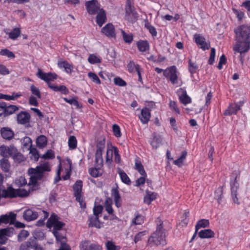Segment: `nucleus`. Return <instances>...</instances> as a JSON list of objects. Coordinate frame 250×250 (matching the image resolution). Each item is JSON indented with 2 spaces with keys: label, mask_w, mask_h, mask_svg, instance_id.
<instances>
[{
  "label": "nucleus",
  "mask_w": 250,
  "mask_h": 250,
  "mask_svg": "<svg viewBox=\"0 0 250 250\" xmlns=\"http://www.w3.org/2000/svg\"><path fill=\"white\" fill-rule=\"evenodd\" d=\"M50 170V168L48 163L42 164L35 168H30L28 169V174L30 175L29 184L24 188L16 189L12 187H9L2 191V196L4 198H10L27 197L30 192V185H36L38 180L42 178L43 173Z\"/></svg>",
  "instance_id": "obj_1"
},
{
  "label": "nucleus",
  "mask_w": 250,
  "mask_h": 250,
  "mask_svg": "<svg viewBox=\"0 0 250 250\" xmlns=\"http://www.w3.org/2000/svg\"><path fill=\"white\" fill-rule=\"evenodd\" d=\"M157 228L155 231L151 234L148 240V243L151 246L166 244V237L167 235L163 226V222L159 218L156 220Z\"/></svg>",
  "instance_id": "obj_2"
},
{
  "label": "nucleus",
  "mask_w": 250,
  "mask_h": 250,
  "mask_svg": "<svg viewBox=\"0 0 250 250\" xmlns=\"http://www.w3.org/2000/svg\"><path fill=\"white\" fill-rule=\"evenodd\" d=\"M72 162L70 159H66L61 162L58 166L57 175L54 179V183L58 182L61 179V174L62 173V179L66 180L70 178L71 173Z\"/></svg>",
  "instance_id": "obj_3"
},
{
  "label": "nucleus",
  "mask_w": 250,
  "mask_h": 250,
  "mask_svg": "<svg viewBox=\"0 0 250 250\" xmlns=\"http://www.w3.org/2000/svg\"><path fill=\"white\" fill-rule=\"evenodd\" d=\"M179 75V73L175 65L168 67L164 70V76L176 87L180 86L183 84L182 79Z\"/></svg>",
  "instance_id": "obj_4"
},
{
  "label": "nucleus",
  "mask_w": 250,
  "mask_h": 250,
  "mask_svg": "<svg viewBox=\"0 0 250 250\" xmlns=\"http://www.w3.org/2000/svg\"><path fill=\"white\" fill-rule=\"evenodd\" d=\"M238 175L239 173L237 171H234L231 175L230 181L231 197L233 203L236 204H239V200L237 197V190L239 188V184L236 180Z\"/></svg>",
  "instance_id": "obj_5"
},
{
  "label": "nucleus",
  "mask_w": 250,
  "mask_h": 250,
  "mask_svg": "<svg viewBox=\"0 0 250 250\" xmlns=\"http://www.w3.org/2000/svg\"><path fill=\"white\" fill-rule=\"evenodd\" d=\"M236 39L250 41V26L242 25L234 30Z\"/></svg>",
  "instance_id": "obj_6"
},
{
  "label": "nucleus",
  "mask_w": 250,
  "mask_h": 250,
  "mask_svg": "<svg viewBox=\"0 0 250 250\" xmlns=\"http://www.w3.org/2000/svg\"><path fill=\"white\" fill-rule=\"evenodd\" d=\"M95 152V163L97 166L102 167L103 166V152L105 149V141L101 140L99 141L96 146Z\"/></svg>",
  "instance_id": "obj_7"
},
{
  "label": "nucleus",
  "mask_w": 250,
  "mask_h": 250,
  "mask_svg": "<svg viewBox=\"0 0 250 250\" xmlns=\"http://www.w3.org/2000/svg\"><path fill=\"white\" fill-rule=\"evenodd\" d=\"M237 42L233 50L241 54L248 52L250 49V41L236 39Z\"/></svg>",
  "instance_id": "obj_8"
},
{
  "label": "nucleus",
  "mask_w": 250,
  "mask_h": 250,
  "mask_svg": "<svg viewBox=\"0 0 250 250\" xmlns=\"http://www.w3.org/2000/svg\"><path fill=\"white\" fill-rule=\"evenodd\" d=\"M64 224L61 221H59V217L57 215L52 214L51 215L50 218L48 219L47 223V226L48 228L53 227L52 232L54 231H58L61 230Z\"/></svg>",
  "instance_id": "obj_9"
},
{
  "label": "nucleus",
  "mask_w": 250,
  "mask_h": 250,
  "mask_svg": "<svg viewBox=\"0 0 250 250\" xmlns=\"http://www.w3.org/2000/svg\"><path fill=\"white\" fill-rule=\"evenodd\" d=\"M37 76L38 78L45 82L49 87V85H53L50 82L54 81L57 78V75L55 73H44L40 69H38Z\"/></svg>",
  "instance_id": "obj_10"
},
{
  "label": "nucleus",
  "mask_w": 250,
  "mask_h": 250,
  "mask_svg": "<svg viewBox=\"0 0 250 250\" xmlns=\"http://www.w3.org/2000/svg\"><path fill=\"white\" fill-rule=\"evenodd\" d=\"M85 6L87 12L90 15H94L98 10H100V4L97 0L87 1L85 3Z\"/></svg>",
  "instance_id": "obj_11"
},
{
  "label": "nucleus",
  "mask_w": 250,
  "mask_h": 250,
  "mask_svg": "<svg viewBox=\"0 0 250 250\" xmlns=\"http://www.w3.org/2000/svg\"><path fill=\"white\" fill-rule=\"evenodd\" d=\"M193 40L197 45L203 50L208 49L210 47V43L206 42L204 36L199 34H195L193 36Z\"/></svg>",
  "instance_id": "obj_12"
},
{
  "label": "nucleus",
  "mask_w": 250,
  "mask_h": 250,
  "mask_svg": "<svg viewBox=\"0 0 250 250\" xmlns=\"http://www.w3.org/2000/svg\"><path fill=\"white\" fill-rule=\"evenodd\" d=\"M16 151L17 148L13 146H6L2 145L0 146V154L4 158L12 157Z\"/></svg>",
  "instance_id": "obj_13"
},
{
  "label": "nucleus",
  "mask_w": 250,
  "mask_h": 250,
  "mask_svg": "<svg viewBox=\"0 0 250 250\" xmlns=\"http://www.w3.org/2000/svg\"><path fill=\"white\" fill-rule=\"evenodd\" d=\"M80 250H102V247L100 245L90 243L89 241L82 242L80 245Z\"/></svg>",
  "instance_id": "obj_14"
},
{
  "label": "nucleus",
  "mask_w": 250,
  "mask_h": 250,
  "mask_svg": "<svg viewBox=\"0 0 250 250\" xmlns=\"http://www.w3.org/2000/svg\"><path fill=\"white\" fill-rule=\"evenodd\" d=\"M138 15L135 8L125 9V19L128 21L133 23L138 19Z\"/></svg>",
  "instance_id": "obj_15"
},
{
  "label": "nucleus",
  "mask_w": 250,
  "mask_h": 250,
  "mask_svg": "<svg viewBox=\"0 0 250 250\" xmlns=\"http://www.w3.org/2000/svg\"><path fill=\"white\" fill-rule=\"evenodd\" d=\"M150 110L146 107L143 108L139 115L138 117L143 124H147L151 117Z\"/></svg>",
  "instance_id": "obj_16"
},
{
  "label": "nucleus",
  "mask_w": 250,
  "mask_h": 250,
  "mask_svg": "<svg viewBox=\"0 0 250 250\" xmlns=\"http://www.w3.org/2000/svg\"><path fill=\"white\" fill-rule=\"evenodd\" d=\"M39 213L32 209H26L23 213V217L24 220L29 222L36 220L39 216Z\"/></svg>",
  "instance_id": "obj_17"
},
{
  "label": "nucleus",
  "mask_w": 250,
  "mask_h": 250,
  "mask_svg": "<svg viewBox=\"0 0 250 250\" xmlns=\"http://www.w3.org/2000/svg\"><path fill=\"white\" fill-rule=\"evenodd\" d=\"M179 99L181 103L187 105L191 102V99L187 95V91L183 88H180L178 91Z\"/></svg>",
  "instance_id": "obj_18"
},
{
  "label": "nucleus",
  "mask_w": 250,
  "mask_h": 250,
  "mask_svg": "<svg viewBox=\"0 0 250 250\" xmlns=\"http://www.w3.org/2000/svg\"><path fill=\"white\" fill-rule=\"evenodd\" d=\"M101 32L109 38L115 37L116 36L114 25L111 23L106 24L102 28Z\"/></svg>",
  "instance_id": "obj_19"
},
{
  "label": "nucleus",
  "mask_w": 250,
  "mask_h": 250,
  "mask_svg": "<svg viewBox=\"0 0 250 250\" xmlns=\"http://www.w3.org/2000/svg\"><path fill=\"white\" fill-rule=\"evenodd\" d=\"M240 109V105L239 104L231 103L225 111L224 115L225 116H230L232 114H236Z\"/></svg>",
  "instance_id": "obj_20"
},
{
  "label": "nucleus",
  "mask_w": 250,
  "mask_h": 250,
  "mask_svg": "<svg viewBox=\"0 0 250 250\" xmlns=\"http://www.w3.org/2000/svg\"><path fill=\"white\" fill-rule=\"evenodd\" d=\"M111 194L114 199L115 205L117 208H120L122 206V199L118 189V187L112 188Z\"/></svg>",
  "instance_id": "obj_21"
},
{
  "label": "nucleus",
  "mask_w": 250,
  "mask_h": 250,
  "mask_svg": "<svg viewBox=\"0 0 250 250\" xmlns=\"http://www.w3.org/2000/svg\"><path fill=\"white\" fill-rule=\"evenodd\" d=\"M83 182L81 180H77L74 184L73 188L74 195L76 198L80 199V197L82 196Z\"/></svg>",
  "instance_id": "obj_22"
},
{
  "label": "nucleus",
  "mask_w": 250,
  "mask_h": 250,
  "mask_svg": "<svg viewBox=\"0 0 250 250\" xmlns=\"http://www.w3.org/2000/svg\"><path fill=\"white\" fill-rule=\"evenodd\" d=\"M4 32L8 35V39L15 41L20 36L21 30L19 27H15L10 31L5 30Z\"/></svg>",
  "instance_id": "obj_23"
},
{
  "label": "nucleus",
  "mask_w": 250,
  "mask_h": 250,
  "mask_svg": "<svg viewBox=\"0 0 250 250\" xmlns=\"http://www.w3.org/2000/svg\"><path fill=\"white\" fill-rule=\"evenodd\" d=\"M30 114L26 112H21L17 115V121L19 124L25 125L29 122Z\"/></svg>",
  "instance_id": "obj_24"
},
{
  "label": "nucleus",
  "mask_w": 250,
  "mask_h": 250,
  "mask_svg": "<svg viewBox=\"0 0 250 250\" xmlns=\"http://www.w3.org/2000/svg\"><path fill=\"white\" fill-rule=\"evenodd\" d=\"M16 214L11 213L9 215H2L0 216V223L7 224H12L16 219Z\"/></svg>",
  "instance_id": "obj_25"
},
{
  "label": "nucleus",
  "mask_w": 250,
  "mask_h": 250,
  "mask_svg": "<svg viewBox=\"0 0 250 250\" xmlns=\"http://www.w3.org/2000/svg\"><path fill=\"white\" fill-rule=\"evenodd\" d=\"M2 137L5 140H10L14 137L13 131L8 127H3L0 130Z\"/></svg>",
  "instance_id": "obj_26"
},
{
  "label": "nucleus",
  "mask_w": 250,
  "mask_h": 250,
  "mask_svg": "<svg viewBox=\"0 0 250 250\" xmlns=\"http://www.w3.org/2000/svg\"><path fill=\"white\" fill-rule=\"evenodd\" d=\"M58 65L60 68H63L67 74H71L73 71V67L72 65L65 61H59Z\"/></svg>",
  "instance_id": "obj_27"
},
{
  "label": "nucleus",
  "mask_w": 250,
  "mask_h": 250,
  "mask_svg": "<svg viewBox=\"0 0 250 250\" xmlns=\"http://www.w3.org/2000/svg\"><path fill=\"white\" fill-rule=\"evenodd\" d=\"M215 233L210 229H205L200 230L198 233L199 237L202 239H208L214 237Z\"/></svg>",
  "instance_id": "obj_28"
},
{
  "label": "nucleus",
  "mask_w": 250,
  "mask_h": 250,
  "mask_svg": "<svg viewBox=\"0 0 250 250\" xmlns=\"http://www.w3.org/2000/svg\"><path fill=\"white\" fill-rule=\"evenodd\" d=\"M137 48L140 52H146L148 51L150 45L148 42L146 40H140L136 43Z\"/></svg>",
  "instance_id": "obj_29"
},
{
  "label": "nucleus",
  "mask_w": 250,
  "mask_h": 250,
  "mask_svg": "<svg viewBox=\"0 0 250 250\" xmlns=\"http://www.w3.org/2000/svg\"><path fill=\"white\" fill-rule=\"evenodd\" d=\"M106 19V17L104 10L103 9H100L96 17L97 23L100 27H101L105 22Z\"/></svg>",
  "instance_id": "obj_30"
},
{
  "label": "nucleus",
  "mask_w": 250,
  "mask_h": 250,
  "mask_svg": "<svg viewBox=\"0 0 250 250\" xmlns=\"http://www.w3.org/2000/svg\"><path fill=\"white\" fill-rule=\"evenodd\" d=\"M117 171L122 182L127 185H130L131 180L126 173L121 168H118Z\"/></svg>",
  "instance_id": "obj_31"
},
{
  "label": "nucleus",
  "mask_w": 250,
  "mask_h": 250,
  "mask_svg": "<svg viewBox=\"0 0 250 250\" xmlns=\"http://www.w3.org/2000/svg\"><path fill=\"white\" fill-rule=\"evenodd\" d=\"M89 227L101 228V224L99 220V216L91 215L89 217Z\"/></svg>",
  "instance_id": "obj_32"
},
{
  "label": "nucleus",
  "mask_w": 250,
  "mask_h": 250,
  "mask_svg": "<svg viewBox=\"0 0 250 250\" xmlns=\"http://www.w3.org/2000/svg\"><path fill=\"white\" fill-rule=\"evenodd\" d=\"M187 156V152L185 150L183 151L181 156L177 159L173 161V164L179 167H181L184 165Z\"/></svg>",
  "instance_id": "obj_33"
},
{
  "label": "nucleus",
  "mask_w": 250,
  "mask_h": 250,
  "mask_svg": "<svg viewBox=\"0 0 250 250\" xmlns=\"http://www.w3.org/2000/svg\"><path fill=\"white\" fill-rule=\"evenodd\" d=\"M22 96L21 92H13L11 95H8L0 93V99H4L7 101L15 100Z\"/></svg>",
  "instance_id": "obj_34"
},
{
  "label": "nucleus",
  "mask_w": 250,
  "mask_h": 250,
  "mask_svg": "<svg viewBox=\"0 0 250 250\" xmlns=\"http://www.w3.org/2000/svg\"><path fill=\"white\" fill-rule=\"evenodd\" d=\"M34 239H29L26 242L21 244L19 250H30L34 246Z\"/></svg>",
  "instance_id": "obj_35"
},
{
  "label": "nucleus",
  "mask_w": 250,
  "mask_h": 250,
  "mask_svg": "<svg viewBox=\"0 0 250 250\" xmlns=\"http://www.w3.org/2000/svg\"><path fill=\"white\" fill-rule=\"evenodd\" d=\"M0 167L3 172H8L10 170L11 165L8 159L3 158L0 160Z\"/></svg>",
  "instance_id": "obj_36"
},
{
  "label": "nucleus",
  "mask_w": 250,
  "mask_h": 250,
  "mask_svg": "<svg viewBox=\"0 0 250 250\" xmlns=\"http://www.w3.org/2000/svg\"><path fill=\"white\" fill-rule=\"evenodd\" d=\"M209 221L208 219H202L199 220L195 226L196 232L201 228H205L209 227Z\"/></svg>",
  "instance_id": "obj_37"
},
{
  "label": "nucleus",
  "mask_w": 250,
  "mask_h": 250,
  "mask_svg": "<svg viewBox=\"0 0 250 250\" xmlns=\"http://www.w3.org/2000/svg\"><path fill=\"white\" fill-rule=\"evenodd\" d=\"M98 167H90L88 169L89 174L93 177H98L102 175V170L100 166H97Z\"/></svg>",
  "instance_id": "obj_38"
},
{
  "label": "nucleus",
  "mask_w": 250,
  "mask_h": 250,
  "mask_svg": "<svg viewBox=\"0 0 250 250\" xmlns=\"http://www.w3.org/2000/svg\"><path fill=\"white\" fill-rule=\"evenodd\" d=\"M162 138L159 135H154L153 137L150 144L153 148H157L159 147L162 143Z\"/></svg>",
  "instance_id": "obj_39"
},
{
  "label": "nucleus",
  "mask_w": 250,
  "mask_h": 250,
  "mask_svg": "<svg viewBox=\"0 0 250 250\" xmlns=\"http://www.w3.org/2000/svg\"><path fill=\"white\" fill-rule=\"evenodd\" d=\"M113 146H111V148H108L106 154V163L110 165L113 159V155L114 154V149L113 148Z\"/></svg>",
  "instance_id": "obj_40"
},
{
  "label": "nucleus",
  "mask_w": 250,
  "mask_h": 250,
  "mask_svg": "<svg viewBox=\"0 0 250 250\" xmlns=\"http://www.w3.org/2000/svg\"><path fill=\"white\" fill-rule=\"evenodd\" d=\"M128 71L130 73H135L140 70V66L139 64H135L132 61H130L127 65Z\"/></svg>",
  "instance_id": "obj_41"
},
{
  "label": "nucleus",
  "mask_w": 250,
  "mask_h": 250,
  "mask_svg": "<svg viewBox=\"0 0 250 250\" xmlns=\"http://www.w3.org/2000/svg\"><path fill=\"white\" fill-rule=\"evenodd\" d=\"M112 205V200L110 198H107L104 202V207L106 211L109 214H112L113 213Z\"/></svg>",
  "instance_id": "obj_42"
},
{
  "label": "nucleus",
  "mask_w": 250,
  "mask_h": 250,
  "mask_svg": "<svg viewBox=\"0 0 250 250\" xmlns=\"http://www.w3.org/2000/svg\"><path fill=\"white\" fill-rule=\"evenodd\" d=\"M53 234L56 238L57 241L60 243L61 246L67 245L66 244V238L62 235L59 231H54Z\"/></svg>",
  "instance_id": "obj_43"
},
{
  "label": "nucleus",
  "mask_w": 250,
  "mask_h": 250,
  "mask_svg": "<svg viewBox=\"0 0 250 250\" xmlns=\"http://www.w3.org/2000/svg\"><path fill=\"white\" fill-rule=\"evenodd\" d=\"M47 140L46 137L44 135L39 136L36 141L37 146L40 148H43L46 146Z\"/></svg>",
  "instance_id": "obj_44"
},
{
  "label": "nucleus",
  "mask_w": 250,
  "mask_h": 250,
  "mask_svg": "<svg viewBox=\"0 0 250 250\" xmlns=\"http://www.w3.org/2000/svg\"><path fill=\"white\" fill-rule=\"evenodd\" d=\"M49 88L54 91H60L64 94H67L68 93V90L64 85L58 86L54 85H49Z\"/></svg>",
  "instance_id": "obj_45"
},
{
  "label": "nucleus",
  "mask_w": 250,
  "mask_h": 250,
  "mask_svg": "<svg viewBox=\"0 0 250 250\" xmlns=\"http://www.w3.org/2000/svg\"><path fill=\"white\" fill-rule=\"evenodd\" d=\"M18 110V107L14 105H7L5 103V116H7L13 114L16 111Z\"/></svg>",
  "instance_id": "obj_46"
},
{
  "label": "nucleus",
  "mask_w": 250,
  "mask_h": 250,
  "mask_svg": "<svg viewBox=\"0 0 250 250\" xmlns=\"http://www.w3.org/2000/svg\"><path fill=\"white\" fill-rule=\"evenodd\" d=\"M121 32L123 36L124 42L127 43H130L133 39V36L132 33L126 34L125 31L121 29Z\"/></svg>",
  "instance_id": "obj_47"
},
{
  "label": "nucleus",
  "mask_w": 250,
  "mask_h": 250,
  "mask_svg": "<svg viewBox=\"0 0 250 250\" xmlns=\"http://www.w3.org/2000/svg\"><path fill=\"white\" fill-rule=\"evenodd\" d=\"M144 217L137 213H135V217L132 221L131 225H141L144 223Z\"/></svg>",
  "instance_id": "obj_48"
},
{
  "label": "nucleus",
  "mask_w": 250,
  "mask_h": 250,
  "mask_svg": "<svg viewBox=\"0 0 250 250\" xmlns=\"http://www.w3.org/2000/svg\"><path fill=\"white\" fill-rule=\"evenodd\" d=\"M68 144L70 149H74L77 147V141L74 136H71L69 137Z\"/></svg>",
  "instance_id": "obj_49"
},
{
  "label": "nucleus",
  "mask_w": 250,
  "mask_h": 250,
  "mask_svg": "<svg viewBox=\"0 0 250 250\" xmlns=\"http://www.w3.org/2000/svg\"><path fill=\"white\" fill-rule=\"evenodd\" d=\"M21 143L23 147L29 149L32 147V140L29 137H25L21 140Z\"/></svg>",
  "instance_id": "obj_50"
},
{
  "label": "nucleus",
  "mask_w": 250,
  "mask_h": 250,
  "mask_svg": "<svg viewBox=\"0 0 250 250\" xmlns=\"http://www.w3.org/2000/svg\"><path fill=\"white\" fill-rule=\"evenodd\" d=\"M63 99L65 102L75 106L77 108H79L82 107L76 98H72L70 99L66 98H63Z\"/></svg>",
  "instance_id": "obj_51"
},
{
  "label": "nucleus",
  "mask_w": 250,
  "mask_h": 250,
  "mask_svg": "<svg viewBox=\"0 0 250 250\" xmlns=\"http://www.w3.org/2000/svg\"><path fill=\"white\" fill-rule=\"evenodd\" d=\"M12 158L14 159L15 162L17 163H20L25 160L24 156L19 152L17 149L16 152L12 156Z\"/></svg>",
  "instance_id": "obj_52"
},
{
  "label": "nucleus",
  "mask_w": 250,
  "mask_h": 250,
  "mask_svg": "<svg viewBox=\"0 0 250 250\" xmlns=\"http://www.w3.org/2000/svg\"><path fill=\"white\" fill-rule=\"evenodd\" d=\"M145 27L148 30L149 33L153 37H155L157 35V32L156 28L150 24L148 21L146 22L145 24Z\"/></svg>",
  "instance_id": "obj_53"
},
{
  "label": "nucleus",
  "mask_w": 250,
  "mask_h": 250,
  "mask_svg": "<svg viewBox=\"0 0 250 250\" xmlns=\"http://www.w3.org/2000/svg\"><path fill=\"white\" fill-rule=\"evenodd\" d=\"M30 149V154L31 155V159L34 161H37L39 158V154L37 149L35 148H31Z\"/></svg>",
  "instance_id": "obj_54"
},
{
  "label": "nucleus",
  "mask_w": 250,
  "mask_h": 250,
  "mask_svg": "<svg viewBox=\"0 0 250 250\" xmlns=\"http://www.w3.org/2000/svg\"><path fill=\"white\" fill-rule=\"evenodd\" d=\"M88 62L91 64L100 63L101 60L94 54H90L88 58Z\"/></svg>",
  "instance_id": "obj_55"
},
{
  "label": "nucleus",
  "mask_w": 250,
  "mask_h": 250,
  "mask_svg": "<svg viewBox=\"0 0 250 250\" xmlns=\"http://www.w3.org/2000/svg\"><path fill=\"white\" fill-rule=\"evenodd\" d=\"M29 235V233L27 230L25 229L21 230L18 235V240L21 242L25 240Z\"/></svg>",
  "instance_id": "obj_56"
},
{
  "label": "nucleus",
  "mask_w": 250,
  "mask_h": 250,
  "mask_svg": "<svg viewBox=\"0 0 250 250\" xmlns=\"http://www.w3.org/2000/svg\"><path fill=\"white\" fill-rule=\"evenodd\" d=\"M198 68L197 64L191 62V60H188V70L191 75L195 73Z\"/></svg>",
  "instance_id": "obj_57"
},
{
  "label": "nucleus",
  "mask_w": 250,
  "mask_h": 250,
  "mask_svg": "<svg viewBox=\"0 0 250 250\" xmlns=\"http://www.w3.org/2000/svg\"><path fill=\"white\" fill-rule=\"evenodd\" d=\"M135 169L141 175H146V173L144 168V167L140 162L136 161L135 162Z\"/></svg>",
  "instance_id": "obj_58"
},
{
  "label": "nucleus",
  "mask_w": 250,
  "mask_h": 250,
  "mask_svg": "<svg viewBox=\"0 0 250 250\" xmlns=\"http://www.w3.org/2000/svg\"><path fill=\"white\" fill-rule=\"evenodd\" d=\"M0 55L7 56L9 58H14L15 54L7 49H1L0 51Z\"/></svg>",
  "instance_id": "obj_59"
},
{
  "label": "nucleus",
  "mask_w": 250,
  "mask_h": 250,
  "mask_svg": "<svg viewBox=\"0 0 250 250\" xmlns=\"http://www.w3.org/2000/svg\"><path fill=\"white\" fill-rule=\"evenodd\" d=\"M1 230H2L3 234L7 238V237H11L13 235L14 229L12 227H10L1 229Z\"/></svg>",
  "instance_id": "obj_60"
},
{
  "label": "nucleus",
  "mask_w": 250,
  "mask_h": 250,
  "mask_svg": "<svg viewBox=\"0 0 250 250\" xmlns=\"http://www.w3.org/2000/svg\"><path fill=\"white\" fill-rule=\"evenodd\" d=\"M105 247L107 250H119V246H116L112 241H108L105 243Z\"/></svg>",
  "instance_id": "obj_61"
},
{
  "label": "nucleus",
  "mask_w": 250,
  "mask_h": 250,
  "mask_svg": "<svg viewBox=\"0 0 250 250\" xmlns=\"http://www.w3.org/2000/svg\"><path fill=\"white\" fill-rule=\"evenodd\" d=\"M88 77L92 80V81L96 84H100L101 81L98 76L93 72H89L88 73Z\"/></svg>",
  "instance_id": "obj_62"
},
{
  "label": "nucleus",
  "mask_w": 250,
  "mask_h": 250,
  "mask_svg": "<svg viewBox=\"0 0 250 250\" xmlns=\"http://www.w3.org/2000/svg\"><path fill=\"white\" fill-rule=\"evenodd\" d=\"M148 232L146 230L140 231L138 232L134 237V241L135 243H137L139 241H141L142 237L147 234Z\"/></svg>",
  "instance_id": "obj_63"
},
{
  "label": "nucleus",
  "mask_w": 250,
  "mask_h": 250,
  "mask_svg": "<svg viewBox=\"0 0 250 250\" xmlns=\"http://www.w3.org/2000/svg\"><path fill=\"white\" fill-rule=\"evenodd\" d=\"M155 199L156 195L154 193L147 194L144 197V202L148 205H149L151 202Z\"/></svg>",
  "instance_id": "obj_64"
}]
</instances>
